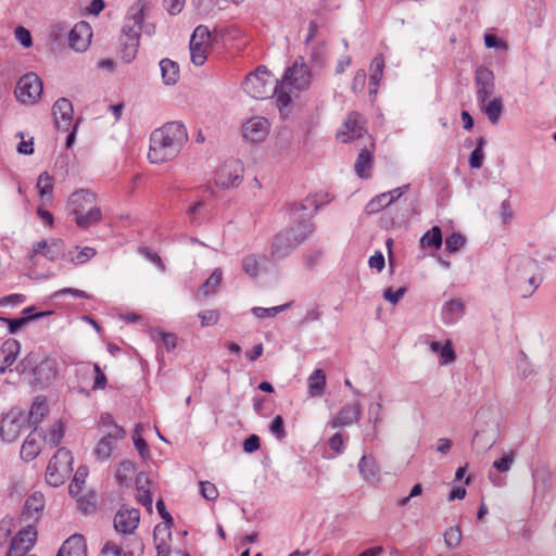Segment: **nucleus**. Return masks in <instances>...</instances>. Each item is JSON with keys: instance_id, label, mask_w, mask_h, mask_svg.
I'll list each match as a JSON object with an SVG mask.
<instances>
[{"instance_id": "33", "label": "nucleus", "mask_w": 556, "mask_h": 556, "mask_svg": "<svg viewBox=\"0 0 556 556\" xmlns=\"http://www.w3.org/2000/svg\"><path fill=\"white\" fill-rule=\"evenodd\" d=\"M372 164V153L369 149L363 148L355 162V172L361 178H368L370 176V169Z\"/></svg>"}, {"instance_id": "20", "label": "nucleus", "mask_w": 556, "mask_h": 556, "mask_svg": "<svg viewBox=\"0 0 556 556\" xmlns=\"http://www.w3.org/2000/svg\"><path fill=\"white\" fill-rule=\"evenodd\" d=\"M34 382L39 386L50 383L58 375L56 361L45 357L33 368Z\"/></svg>"}, {"instance_id": "56", "label": "nucleus", "mask_w": 556, "mask_h": 556, "mask_svg": "<svg viewBox=\"0 0 556 556\" xmlns=\"http://www.w3.org/2000/svg\"><path fill=\"white\" fill-rule=\"evenodd\" d=\"M269 431L278 440H282V439L286 438L287 432H286V429H285L283 419H282V417L280 415H277L273 419V421L269 425Z\"/></svg>"}, {"instance_id": "16", "label": "nucleus", "mask_w": 556, "mask_h": 556, "mask_svg": "<svg viewBox=\"0 0 556 556\" xmlns=\"http://www.w3.org/2000/svg\"><path fill=\"white\" fill-rule=\"evenodd\" d=\"M361 415L362 407L359 403L346 404L339 409L336 417L328 420L327 427L336 429L339 427H348L353 424H358Z\"/></svg>"}, {"instance_id": "12", "label": "nucleus", "mask_w": 556, "mask_h": 556, "mask_svg": "<svg viewBox=\"0 0 556 556\" xmlns=\"http://www.w3.org/2000/svg\"><path fill=\"white\" fill-rule=\"evenodd\" d=\"M125 437L126 431L122 427H113L112 431H104L93 450L97 460H109L117 450L118 442L124 440Z\"/></svg>"}, {"instance_id": "26", "label": "nucleus", "mask_w": 556, "mask_h": 556, "mask_svg": "<svg viewBox=\"0 0 556 556\" xmlns=\"http://www.w3.org/2000/svg\"><path fill=\"white\" fill-rule=\"evenodd\" d=\"M464 315V303L459 299H453L443 304L441 316L445 325H453Z\"/></svg>"}, {"instance_id": "55", "label": "nucleus", "mask_w": 556, "mask_h": 556, "mask_svg": "<svg viewBox=\"0 0 556 556\" xmlns=\"http://www.w3.org/2000/svg\"><path fill=\"white\" fill-rule=\"evenodd\" d=\"M64 437V426L62 422L54 424L48 434V442L51 446H58Z\"/></svg>"}, {"instance_id": "46", "label": "nucleus", "mask_w": 556, "mask_h": 556, "mask_svg": "<svg viewBox=\"0 0 556 556\" xmlns=\"http://www.w3.org/2000/svg\"><path fill=\"white\" fill-rule=\"evenodd\" d=\"M444 543L448 548H456L462 542V530L459 526H453L445 530Z\"/></svg>"}, {"instance_id": "37", "label": "nucleus", "mask_w": 556, "mask_h": 556, "mask_svg": "<svg viewBox=\"0 0 556 556\" xmlns=\"http://www.w3.org/2000/svg\"><path fill=\"white\" fill-rule=\"evenodd\" d=\"M20 351V342L16 339H8L1 344L0 357L13 365L17 359Z\"/></svg>"}, {"instance_id": "58", "label": "nucleus", "mask_w": 556, "mask_h": 556, "mask_svg": "<svg viewBox=\"0 0 556 556\" xmlns=\"http://www.w3.org/2000/svg\"><path fill=\"white\" fill-rule=\"evenodd\" d=\"M200 493L207 501H215L218 497L216 485L210 481L200 482Z\"/></svg>"}, {"instance_id": "15", "label": "nucleus", "mask_w": 556, "mask_h": 556, "mask_svg": "<svg viewBox=\"0 0 556 556\" xmlns=\"http://www.w3.org/2000/svg\"><path fill=\"white\" fill-rule=\"evenodd\" d=\"M54 123L58 130L68 131L73 124L74 109L72 102L66 98H60L52 108Z\"/></svg>"}, {"instance_id": "5", "label": "nucleus", "mask_w": 556, "mask_h": 556, "mask_svg": "<svg viewBox=\"0 0 556 556\" xmlns=\"http://www.w3.org/2000/svg\"><path fill=\"white\" fill-rule=\"evenodd\" d=\"M244 91L253 99L278 98L279 80L271 72H249L243 80Z\"/></svg>"}, {"instance_id": "39", "label": "nucleus", "mask_w": 556, "mask_h": 556, "mask_svg": "<svg viewBox=\"0 0 556 556\" xmlns=\"http://www.w3.org/2000/svg\"><path fill=\"white\" fill-rule=\"evenodd\" d=\"M87 477L88 468L86 466L78 467L68 486V492L72 496L76 497L80 494Z\"/></svg>"}, {"instance_id": "31", "label": "nucleus", "mask_w": 556, "mask_h": 556, "mask_svg": "<svg viewBox=\"0 0 556 556\" xmlns=\"http://www.w3.org/2000/svg\"><path fill=\"white\" fill-rule=\"evenodd\" d=\"M430 349L439 355V363L442 366H446L456 359V354L451 341H446L444 343L432 341Z\"/></svg>"}, {"instance_id": "4", "label": "nucleus", "mask_w": 556, "mask_h": 556, "mask_svg": "<svg viewBox=\"0 0 556 556\" xmlns=\"http://www.w3.org/2000/svg\"><path fill=\"white\" fill-rule=\"evenodd\" d=\"M68 214L78 228L87 230L102 220V211L97 205V197L89 189L74 191L67 201Z\"/></svg>"}, {"instance_id": "59", "label": "nucleus", "mask_w": 556, "mask_h": 556, "mask_svg": "<svg viewBox=\"0 0 556 556\" xmlns=\"http://www.w3.org/2000/svg\"><path fill=\"white\" fill-rule=\"evenodd\" d=\"M382 404L380 402L369 405V420L374 424V435L376 437L377 427L382 421L381 417Z\"/></svg>"}, {"instance_id": "42", "label": "nucleus", "mask_w": 556, "mask_h": 556, "mask_svg": "<svg viewBox=\"0 0 556 556\" xmlns=\"http://www.w3.org/2000/svg\"><path fill=\"white\" fill-rule=\"evenodd\" d=\"M38 193L41 199L51 198L53 193V178L47 172L39 175L37 179Z\"/></svg>"}, {"instance_id": "41", "label": "nucleus", "mask_w": 556, "mask_h": 556, "mask_svg": "<svg viewBox=\"0 0 556 556\" xmlns=\"http://www.w3.org/2000/svg\"><path fill=\"white\" fill-rule=\"evenodd\" d=\"M290 306H291L290 302L286 303V304L278 305V306L268 307V308L255 306V307L251 308V313L256 318H260V319L273 318L276 315H278L279 313L285 312L286 309H288Z\"/></svg>"}, {"instance_id": "62", "label": "nucleus", "mask_w": 556, "mask_h": 556, "mask_svg": "<svg viewBox=\"0 0 556 556\" xmlns=\"http://www.w3.org/2000/svg\"><path fill=\"white\" fill-rule=\"evenodd\" d=\"M405 292H406V289L403 287L399 288L395 291H393L392 288H388L383 292V298L387 301H389L390 303H392L393 305H395L403 298Z\"/></svg>"}, {"instance_id": "8", "label": "nucleus", "mask_w": 556, "mask_h": 556, "mask_svg": "<svg viewBox=\"0 0 556 556\" xmlns=\"http://www.w3.org/2000/svg\"><path fill=\"white\" fill-rule=\"evenodd\" d=\"M311 84V72H285L279 81L278 106L280 110L291 103V93L306 89Z\"/></svg>"}, {"instance_id": "23", "label": "nucleus", "mask_w": 556, "mask_h": 556, "mask_svg": "<svg viewBox=\"0 0 556 556\" xmlns=\"http://www.w3.org/2000/svg\"><path fill=\"white\" fill-rule=\"evenodd\" d=\"M46 506L45 496L40 492L30 494L24 504L22 516L25 520H38Z\"/></svg>"}, {"instance_id": "24", "label": "nucleus", "mask_w": 556, "mask_h": 556, "mask_svg": "<svg viewBox=\"0 0 556 556\" xmlns=\"http://www.w3.org/2000/svg\"><path fill=\"white\" fill-rule=\"evenodd\" d=\"M56 556H87L86 540L84 535H71L66 541H64Z\"/></svg>"}, {"instance_id": "30", "label": "nucleus", "mask_w": 556, "mask_h": 556, "mask_svg": "<svg viewBox=\"0 0 556 556\" xmlns=\"http://www.w3.org/2000/svg\"><path fill=\"white\" fill-rule=\"evenodd\" d=\"M37 254H42L48 260L55 261L61 254V243L59 241H52L49 244L46 240L38 241L33 245L29 260L31 261Z\"/></svg>"}, {"instance_id": "60", "label": "nucleus", "mask_w": 556, "mask_h": 556, "mask_svg": "<svg viewBox=\"0 0 556 556\" xmlns=\"http://www.w3.org/2000/svg\"><path fill=\"white\" fill-rule=\"evenodd\" d=\"M16 40L25 48L31 46V35L28 29L23 26H17L14 30Z\"/></svg>"}, {"instance_id": "21", "label": "nucleus", "mask_w": 556, "mask_h": 556, "mask_svg": "<svg viewBox=\"0 0 556 556\" xmlns=\"http://www.w3.org/2000/svg\"><path fill=\"white\" fill-rule=\"evenodd\" d=\"M174 522H160L155 526L153 531L154 545L159 556H169L172 531L170 528Z\"/></svg>"}, {"instance_id": "2", "label": "nucleus", "mask_w": 556, "mask_h": 556, "mask_svg": "<svg viewBox=\"0 0 556 556\" xmlns=\"http://www.w3.org/2000/svg\"><path fill=\"white\" fill-rule=\"evenodd\" d=\"M506 279L523 299L531 296L543 281L539 263L531 257L520 255L509 258Z\"/></svg>"}, {"instance_id": "44", "label": "nucleus", "mask_w": 556, "mask_h": 556, "mask_svg": "<svg viewBox=\"0 0 556 556\" xmlns=\"http://www.w3.org/2000/svg\"><path fill=\"white\" fill-rule=\"evenodd\" d=\"M135 472V465L130 460H123L119 463L116 479L122 485H127Z\"/></svg>"}, {"instance_id": "17", "label": "nucleus", "mask_w": 556, "mask_h": 556, "mask_svg": "<svg viewBox=\"0 0 556 556\" xmlns=\"http://www.w3.org/2000/svg\"><path fill=\"white\" fill-rule=\"evenodd\" d=\"M296 248L298 245L292 238L282 230L273 239L269 256L273 261H280L290 255Z\"/></svg>"}, {"instance_id": "36", "label": "nucleus", "mask_w": 556, "mask_h": 556, "mask_svg": "<svg viewBox=\"0 0 556 556\" xmlns=\"http://www.w3.org/2000/svg\"><path fill=\"white\" fill-rule=\"evenodd\" d=\"M143 475L140 473L137 479V489H138V502L144 506L149 511H152V496L149 489V480L146 478L144 481Z\"/></svg>"}, {"instance_id": "35", "label": "nucleus", "mask_w": 556, "mask_h": 556, "mask_svg": "<svg viewBox=\"0 0 556 556\" xmlns=\"http://www.w3.org/2000/svg\"><path fill=\"white\" fill-rule=\"evenodd\" d=\"M481 110L485 113L488 116V119L492 124H496L503 113V103L501 97H494L489 103L479 104Z\"/></svg>"}, {"instance_id": "28", "label": "nucleus", "mask_w": 556, "mask_h": 556, "mask_svg": "<svg viewBox=\"0 0 556 556\" xmlns=\"http://www.w3.org/2000/svg\"><path fill=\"white\" fill-rule=\"evenodd\" d=\"M40 438L41 434L37 433L36 429L27 435L21 447V457L24 460L30 462L39 455L41 451Z\"/></svg>"}, {"instance_id": "29", "label": "nucleus", "mask_w": 556, "mask_h": 556, "mask_svg": "<svg viewBox=\"0 0 556 556\" xmlns=\"http://www.w3.org/2000/svg\"><path fill=\"white\" fill-rule=\"evenodd\" d=\"M23 422L15 417L7 416L0 426V435L5 442H14L22 432Z\"/></svg>"}, {"instance_id": "25", "label": "nucleus", "mask_w": 556, "mask_h": 556, "mask_svg": "<svg viewBox=\"0 0 556 556\" xmlns=\"http://www.w3.org/2000/svg\"><path fill=\"white\" fill-rule=\"evenodd\" d=\"M358 471L368 483H377L380 480V469L372 455H363L358 463Z\"/></svg>"}, {"instance_id": "27", "label": "nucleus", "mask_w": 556, "mask_h": 556, "mask_svg": "<svg viewBox=\"0 0 556 556\" xmlns=\"http://www.w3.org/2000/svg\"><path fill=\"white\" fill-rule=\"evenodd\" d=\"M285 231L286 233H288V236L292 238L294 243L299 247L304 241H306L307 238L313 233L314 225L309 218L302 219L294 226L286 229Z\"/></svg>"}, {"instance_id": "61", "label": "nucleus", "mask_w": 556, "mask_h": 556, "mask_svg": "<svg viewBox=\"0 0 556 556\" xmlns=\"http://www.w3.org/2000/svg\"><path fill=\"white\" fill-rule=\"evenodd\" d=\"M135 432L137 433V437L134 435V445L136 447V450L138 451V453L144 457L146 455L149 454V448H148V445H147V442L140 437V426L137 425L136 426V429H135Z\"/></svg>"}, {"instance_id": "3", "label": "nucleus", "mask_w": 556, "mask_h": 556, "mask_svg": "<svg viewBox=\"0 0 556 556\" xmlns=\"http://www.w3.org/2000/svg\"><path fill=\"white\" fill-rule=\"evenodd\" d=\"M147 7L146 1L138 0L129 8L125 17L117 51V56L125 64L131 62L137 55Z\"/></svg>"}, {"instance_id": "47", "label": "nucleus", "mask_w": 556, "mask_h": 556, "mask_svg": "<svg viewBox=\"0 0 556 556\" xmlns=\"http://www.w3.org/2000/svg\"><path fill=\"white\" fill-rule=\"evenodd\" d=\"M390 204L384 195V192L372 198L365 206V211L367 214H376L382 211L386 207H389Z\"/></svg>"}, {"instance_id": "45", "label": "nucleus", "mask_w": 556, "mask_h": 556, "mask_svg": "<svg viewBox=\"0 0 556 556\" xmlns=\"http://www.w3.org/2000/svg\"><path fill=\"white\" fill-rule=\"evenodd\" d=\"M551 488V477L548 472L545 470L535 471L533 473V490L536 494L542 491L543 493L547 492Z\"/></svg>"}, {"instance_id": "54", "label": "nucleus", "mask_w": 556, "mask_h": 556, "mask_svg": "<svg viewBox=\"0 0 556 556\" xmlns=\"http://www.w3.org/2000/svg\"><path fill=\"white\" fill-rule=\"evenodd\" d=\"M96 249L91 247H85L80 251H78L75 256L71 257V262L75 265H81L87 263L93 256H96Z\"/></svg>"}, {"instance_id": "14", "label": "nucleus", "mask_w": 556, "mask_h": 556, "mask_svg": "<svg viewBox=\"0 0 556 556\" xmlns=\"http://www.w3.org/2000/svg\"><path fill=\"white\" fill-rule=\"evenodd\" d=\"M139 521L138 509L121 507L114 517V529L122 534H131L138 528Z\"/></svg>"}, {"instance_id": "49", "label": "nucleus", "mask_w": 556, "mask_h": 556, "mask_svg": "<svg viewBox=\"0 0 556 556\" xmlns=\"http://www.w3.org/2000/svg\"><path fill=\"white\" fill-rule=\"evenodd\" d=\"M466 243L465 237L459 232H453L445 239L446 250L451 253L458 252Z\"/></svg>"}, {"instance_id": "9", "label": "nucleus", "mask_w": 556, "mask_h": 556, "mask_svg": "<svg viewBox=\"0 0 556 556\" xmlns=\"http://www.w3.org/2000/svg\"><path fill=\"white\" fill-rule=\"evenodd\" d=\"M42 81L35 72H27L16 85L15 97L23 104L36 103L42 94Z\"/></svg>"}, {"instance_id": "48", "label": "nucleus", "mask_w": 556, "mask_h": 556, "mask_svg": "<svg viewBox=\"0 0 556 556\" xmlns=\"http://www.w3.org/2000/svg\"><path fill=\"white\" fill-rule=\"evenodd\" d=\"M516 453L514 451L504 454L501 458L493 462V468L498 472H507L510 470L515 462Z\"/></svg>"}, {"instance_id": "1", "label": "nucleus", "mask_w": 556, "mask_h": 556, "mask_svg": "<svg viewBox=\"0 0 556 556\" xmlns=\"http://www.w3.org/2000/svg\"><path fill=\"white\" fill-rule=\"evenodd\" d=\"M148 160L151 164L162 165L175 160L189 141L187 127L182 122H167L150 135Z\"/></svg>"}, {"instance_id": "57", "label": "nucleus", "mask_w": 556, "mask_h": 556, "mask_svg": "<svg viewBox=\"0 0 556 556\" xmlns=\"http://www.w3.org/2000/svg\"><path fill=\"white\" fill-rule=\"evenodd\" d=\"M482 146H483V139L481 138L479 141H478V144L477 147L473 149V151L470 153V157H469V165L470 167L472 168H480L482 166V162H483V150H482Z\"/></svg>"}, {"instance_id": "50", "label": "nucleus", "mask_w": 556, "mask_h": 556, "mask_svg": "<svg viewBox=\"0 0 556 556\" xmlns=\"http://www.w3.org/2000/svg\"><path fill=\"white\" fill-rule=\"evenodd\" d=\"M0 323H4L8 325L9 333H16L21 328L30 323V318L27 316H23L20 318H8L0 316Z\"/></svg>"}, {"instance_id": "63", "label": "nucleus", "mask_w": 556, "mask_h": 556, "mask_svg": "<svg viewBox=\"0 0 556 556\" xmlns=\"http://www.w3.org/2000/svg\"><path fill=\"white\" fill-rule=\"evenodd\" d=\"M140 253L148 260L150 261L152 264H154L155 266H157L162 271L165 270V265L163 264L162 262V258L160 257V255L153 251H151L150 249L148 248H142L140 249Z\"/></svg>"}, {"instance_id": "11", "label": "nucleus", "mask_w": 556, "mask_h": 556, "mask_svg": "<svg viewBox=\"0 0 556 556\" xmlns=\"http://www.w3.org/2000/svg\"><path fill=\"white\" fill-rule=\"evenodd\" d=\"M243 164L238 159L225 161L215 173V184L222 188L237 187L242 181Z\"/></svg>"}, {"instance_id": "51", "label": "nucleus", "mask_w": 556, "mask_h": 556, "mask_svg": "<svg viewBox=\"0 0 556 556\" xmlns=\"http://www.w3.org/2000/svg\"><path fill=\"white\" fill-rule=\"evenodd\" d=\"M192 41H195L199 45H202V46H206V47H210V42H211V33L208 30V28L204 25H199L198 27H195V29L193 30V34L191 35V38H190Z\"/></svg>"}, {"instance_id": "13", "label": "nucleus", "mask_w": 556, "mask_h": 556, "mask_svg": "<svg viewBox=\"0 0 556 556\" xmlns=\"http://www.w3.org/2000/svg\"><path fill=\"white\" fill-rule=\"evenodd\" d=\"M37 540V531L34 526L22 529L11 541L10 548L5 556H36L26 555Z\"/></svg>"}, {"instance_id": "53", "label": "nucleus", "mask_w": 556, "mask_h": 556, "mask_svg": "<svg viewBox=\"0 0 556 556\" xmlns=\"http://www.w3.org/2000/svg\"><path fill=\"white\" fill-rule=\"evenodd\" d=\"M484 45L489 49H494L501 52H505L508 48L505 40L493 34L484 35Z\"/></svg>"}, {"instance_id": "52", "label": "nucleus", "mask_w": 556, "mask_h": 556, "mask_svg": "<svg viewBox=\"0 0 556 556\" xmlns=\"http://www.w3.org/2000/svg\"><path fill=\"white\" fill-rule=\"evenodd\" d=\"M201 326L208 327L218 323L220 314L217 309H204L198 314Z\"/></svg>"}, {"instance_id": "64", "label": "nucleus", "mask_w": 556, "mask_h": 556, "mask_svg": "<svg viewBox=\"0 0 556 556\" xmlns=\"http://www.w3.org/2000/svg\"><path fill=\"white\" fill-rule=\"evenodd\" d=\"M329 447L336 452V454H342L344 451V440L341 433H334L328 440Z\"/></svg>"}, {"instance_id": "19", "label": "nucleus", "mask_w": 556, "mask_h": 556, "mask_svg": "<svg viewBox=\"0 0 556 556\" xmlns=\"http://www.w3.org/2000/svg\"><path fill=\"white\" fill-rule=\"evenodd\" d=\"M477 102L484 104L495 92L494 72H476Z\"/></svg>"}, {"instance_id": "34", "label": "nucleus", "mask_w": 556, "mask_h": 556, "mask_svg": "<svg viewBox=\"0 0 556 556\" xmlns=\"http://www.w3.org/2000/svg\"><path fill=\"white\" fill-rule=\"evenodd\" d=\"M443 236L439 226H433L430 230L425 232L420 238V249H434L438 250L442 247Z\"/></svg>"}, {"instance_id": "7", "label": "nucleus", "mask_w": 556, "mask_h": 556, "mask_svg": "<svg viewBox=\"0 0 556 556\" xmlns=\"http://www.w3.org/2000/svg\"><path fill=\"white\" fill-rule=\"evenodd\" d=\"M73 471L72 453L65 448H59L49 460L46 471V480L52 486L63 484Z\"/></svg>"}, {"instance_id": "32", "label": "nucleus", "mask_w": 556, "mask_h": 556, "mask_svg": "<svg viewBox=\"0 0 556 556\" xmlns=\"http://www.w3.org/2000/svg\"><path fill=\"white\" fill-rule=\"evenodd\" d=\"M308 394L312 397L321 396L325 392L327 380L323 369H315L307 379Z\"/></svg>"}, {"instance_id": "22", "label": "nucleus", "mask_w": 556, "mask_h": 556, "mask_svg": "<svg viewBox=\"0 0 556 556\" xmlns=\"http://www.w3.org/2000/svg\"><path fill=\"white\" fill-rule=\"evenodd\" d=\"M267 260L264 254H247L241 258V269L249 278L256 279L265 270Z\"/></svg>"}, {"instance_id": "43", "label": "nucleus", "mask_w": 556, "mask_h": 556, "mask_svg": "<svg viewBox=\"0 0 556 556\" xmlns=\"http://www.w3.org/2000/svg\"><path fill=\"white\" fill-rule=\"evenodd\" d=\"M189 51H190L191 62L195 66H201L204 64V62L207 58L208 47L199 45L195 41H192L190 39Z\"/></svg>"}, {"instance_id": "10", "label": "nucleus", "mask_w": 556, "mask_h": 556, "mask_svg": "<svg viewBox=\"0 0 556 556\" xmlns=\"http://www.w3.org/2000/svg\"><path fill=\"white\" fill-rule=\"evenodd\" d=\"M270 123L266 117L252 116L241 125L243 140L251 144H258L266 140L270 132Z\"/></svg>"}, {"instance_id": "6", "label": "nucleus", "mask_w": 556, "mask_h": 556, "mask_svg": "<svg viewBox=\"0 0 556 556\" xmlns=\"http://www.w3.org/2000/svg\"><path fill=\"white\" fill-rule=\"evenodd\" d=\"M65 34H67L70 48L76 52L86 51L92 38L91 27L85 21L76 23L71 30L67 29L64 23H58L52 26L50 37L58 40Z\"/></svg>"}, {"instance_id": "18", "label": "nucleus", "mask_w": 556, "mask_h": 556, "mask_svg": "<svg viewBox=\"0 0 556 556\" xmlns=\"http://www.w3.org/2000/svg\"><path fill=\"white\" fill-rule=\"evenodd\" d=\"M365 128L362 123V115L357 112H351L343 125L342 130L338 134L342 142H350L352 140L363 137Z\"/></svg>"}, {"instance_id": "38", "label": "nucleus", "mask_w": 556, "mask_h": 556, "mask_svg": "<svg viewBox=\"0 0 556 556\" xmlns=\"http://www.w3.org/2000/svg\"><path fill=\"white\" fill-rule=\"evenodd\" d=\"M48 413V405L45 399H36L29 410V422L38 425Z\"/></svg>"}, {"instance_id": "40", "label": "nucleus", "mask_w": 556, "mask_h": 556, "mask_svg": "<svg viewBox=\"0 0 556 556\" xmlns=\"http://www.w3.org/2000/svg\"><path fill=\"white\" fill-rule=\"evenodd\" d=\"M222 279H223L222 268H215L202 286L203 294L205 296L210 295V294H214L218 290Z\"/></svg>"}]
</instances>
